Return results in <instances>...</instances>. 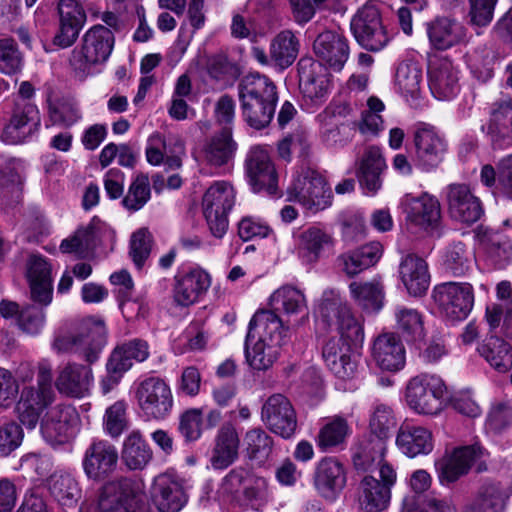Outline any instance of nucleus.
Listing matches in <instances>:
<instances>
[{
  "label": "nucleus",
  "mask_w": 512,
  "mask_h": 512,
  "mask_svg": "<svg viewBox=\"0 0 512 512\" xmlns=\"http://www.w3.org/2000/svg\"><path fill=\"white\" fill-rule=\"evenodd\" d=\"M151 500L160 512H178L186 502L179 482L169 474L154 478L150 489Z\"/></svg>",
  "instance_id": "nucleus-33"
},
{
  "label": "nucleus",
  "mask_w": 512,
  "mask_h": 512,
  "mask_svg": "<svg viewBox=\"0 0 512 512\" xmlns=\"http://www.w3.org/2000/svg\"><path fill=\"white\" fill-rule=\"evenodd\" d=\"M381 255L382 245L379 242H371L341 254L338 257V265L346 275L352 277L377 263Z\"/></svg>",
  "instance_id": "nucleus-45"
},
{
  "label": "nucleus",
  "mask_w": 512,
  "mask_h": 512,
  "mask_svg": "<svg viewBox=\"0 0 512 512\" xmlns=\"http://www.w3.org/2000/svg\"><path fill=\"white\" fill-rule=\"evenodd\" d=\"M40 124V112L36 105L17 104L9 123L3 129L2 140L7 144L23 143L39 130Z\"/></svg>",
  "instance_id": "nucleus-24"
},
{
  "label": "nucleus",
  "mask_w": 512,
  "mask_h": 512,
  "mask_svg": "<svg viewBox=\"0 0 512 512\" xmlns=\"http://www.w3.org/2000/svg\"><path fill=\"white\" fill-rule=\"evenodd\" d=\"M118 458L115 445L104 439H94L82 457L84 474L90 480L103 481L116 470Z\"/></svg>",
  "instance_id": "nucleus-16"
},
{
  "label": "nucleus",
  "mask_w": 512,
  "mask_h": 512,
  "mask_svg": "<svg viewBox=\"0 0 512 512\" xmlns=\"http://www.w3.org/2000/svg\"><path fill=\"white\" fill-rule=\"evenodd\" d=\"M146 160L153 166L165 165L166 170H179L185 155V145L178 135H170L166 140L159 132L151 134L145 149Z\"/></svg>",
  "instance_id": "nucleus-20"
},
{
  "label": "nucleus",
  "mask_w": 512,
  "mask_h": 512,
  "mask_svg": "<svg viewBox=\"0 0 512 512\" xmlns=\"http://www.w3.org/2000/svg\"><path fill=\"white\" fill-rule=\"evenodd\" d=\"M24 438L22 427L14 421L0 426V457H8L17 450Z\"/></svg>",
  "instance_id": "nucleus-64"
},
{
  "label": "nucleus",
  "mask_w": 512,
  "mask_h": 512,
  "mask_svg": "<svg viewBox=\"0 0 512 512\" xmlns=\"http://www.w3.org/2000/svg\"><path fill=\"white\" fill-rule=\"evenodd\" d=\"M0 314L5 319H13L18 327L29 335H37L45 324V313L42 308L26 305L22 308L13 301L0 302Z\"/></svg>",
  "instance_id": "nucleus-40"
},
{
  "label": "nucleus",
  "mask_w": 512,
  "mask_h": 512,
  "mask_svg": "<svg viewBox=\"0 0 512 512\" xmlns=\"http://www.w3.org/2000/svg\"><path fill=\"white\" fill-rule=\"evenodd\" d=\"M351 31L356 41L365 49L379 51L389 42L380 11L374 4H365L351 20Z\"/></svg>",
  "instance_id": "nucleus-13"
},
{
  "label": "nucleus",
  "mask_w": 512,
  "mask_h": 512,
  "mask_svg": "<svg viewBox=\"0 0 512 512\" xmlns=\"http://www.w3.org/2000/svg\"><path fill=\"white\" fill-rule=\"evenodd\" d=\"M371 357L382 371L398 372L406 364V349L396 332H383L372 343Z\"/></svg>",
  "instance_id": "nucleus-22"
},
{
  "label": "nucleus",
  "mask_w": 512,
  "mask_h": 512,
  "mask_svg": "<svg viewBox=\"0 0 512 512\" xmlns=\"http://www.w3.org/2000/svg\"><path fill=\"white\" fill-rule=\"evenodd\" d=\"M508 496L507 486L499 482H486L478 491L474 509L476 512H504Z\"/></svg>",
  "instance_id": "nucleus-52"
},
{
  "label": "nucleus",
  "mask_w": 512,
  "mask_h": 512,
  "mask_svg": "<svg viewBox=\"0 0 512 512\" xmlns=\"http://www.w3.org/2000/svg\"><path fill=\"white\" fill-rule=\"evenodd\" d=\"M94 383L90 365L68 362L58 372L55 380L57 390L68 397L83 398L90 394Z\"/></svg>",
  "instance_id": "nucleus-28"
},
{
  "label": "nucleus",
  "mask_w": 512,
  "mask_h": 512,
  "mask_svg": "<svg viewBox=\"0 0 512 512\" xmlns=\"http://www.w3.org/2000/svg\"><path fill=\"white\" fill-rule=\"evenodd\" d=\"M246 174L254 192L277 193V173L268 151L261 146L252 147L246 158Z\"/></svg>",
  "instance_id": "nucleus-21"
},
{
  "label": "nucleus",
  "mask_w": 512,
  "mask_h": 512,
  "mask_svg": "<svg viewBox=\"0 0 512 512\" xmlns=\"http://www.w3.org/2000/svg\"><path fill=\"white\" fill-rule=\"evenodd\" d=\"M393 318L397 334L407 342L425 337L424 315L418 309L403 304L395 305Z\"/></svg>",
  "instance_id": "nucleus-48"
},
{
  "label": "nucleus",
  "mask_w": 512,
  "mask_h": 512,
  "mask_svg": "<svg viewBox=\"0 0 512 512\" xmlns=\"http://www.w3.org/2000/svg\"><path fill=\"white\" fill-rule=\"evenodd\" d=\"M481 455L482 450L477 446L460 447L446 453L434 464L439 483L446 486L456 482L468 473L472 463Z\"/></svg>",
  "instance_id": "nucleus-23"
},
{
  "label": "nucleus",
  "mask_w": 512,
  "mask_h": 512,
  "mask_svg": "<svg viewBox=\"0 0 512 512\" xmlns=\"http://www.w3.org/2000/svg\"><path fill=\"white\" fill-rule=\"evenodd\" d=\"M27 280L31 299L43 306L50 305L53 299L52 267L41 255H31L27 261Z\"/></svg>",
  "instance_id": "nucleus-30"
},
{
  "label": "nucleus",
  "mask_w": 512,
  "mask_h": 512,
  "mask_svg": "<svg viewBox=\"0 0 512 512\" xmlns=\"http://www.w3.org/2000/svg\"><path fill=\"white\" fill-rule=\"evenodd\" d=\"M449 213L452 218L463 223L477 222L483 215L481 201L465 184H450L446 188Z\"/></svg>",
  "instance_id": "nucleus-26"
},
{
  "label": "nucleus",
  "mask_w": 512,
  "mask_h": 512,
  "mask_svg": "<svg viewBox=\"0 0 512 512\" xmlns=\"http://www.w3.org/2000/svg\"><path fill=\"white\" fill-rule=\"evenodd\" d=\"M351 434L352 427L348 419L342 415H334L326 418L315 441L321 451H332L343 448Z\"/></svg>",
  "instance_id": "nucleus-43"
},
{
  "label": "nucleus",
  "mask_w": 512,
  "mask_h": 512,
  "mask_svg": "<svg viewBox=\"0 0 512 512\" xmlns=\"http://www.w3.org/2000/svg\"><path fill=\"white\" fill-rule=\"evenodd\" d=\"M121 458L130 470H142L152 460L153 451L140 430H132L124 438Z\"/></svg>",
  "instance_id": "nucleus-46"
},
{
  "label": "nucleus",
  "mask_w": 512,
  "mask_h": 512,
  "mask_svg": "<svg viewBox=\"0 0 512 512\" xmlns=\"http://www.w3.org/2000/svg\"><path fill=\"white\" fill-rule=\"evenodd\" d=\"M234 150L235 143L231 138V131L223 128L206 146L205 158L211 165L221 166L229 161Z\"/></svg>",
  "instance_id": "nucleus-57"
},
{
  "label": "nucleus",
  "mask_w": 512,
  "mask_h": 512,
  "mask_svg": "<svg viewBox=\"0 0 512 512\" xmlns=\"http://www.w3.org/2000/svg\"><path fill=\"white\" fill-rule=\"evenodd\" d=\"M296 252L305 265L316 263L325 247L332 243V237L318 226H310L294 235Z\"/></svg>",
  "instance_id": "nucleus-37"
},
{
  "label": "nucleus",
  "mask_w": 512,
  "mask_h": 512,
  "mask_svg": "<svg viewBox=\"0 0 512 512\" xmlns=\"http://www.w3.org/2000/svg\"><path fill=\"white\" fill-rule=\"evenodd\" d=\"M287 331L281 319L269 311H259L249 322L245 340V358L257 371L270 369L278 359Z\"/></svg>",
  "instance_id": "nucleus-2"
},
{
  "label": "nucleus",
  "mask_w": 512,
  "mask_h": 512,
  "mask_svg": "<svg viewBox=\"0 0 512 512\" xmlns=\"http://www.w3.org/2000/svg\"><path fill=\"white\" fill-rule=\"evenodd\" d=\"M269 305L271 312L283 313L287 316L308 315V306L305 294L302 290L291 286L284 285L275 290L270 298ZM270 312V310H268Z\"/></svg>",
  "instance_id": "nucleus-47"
},
{
  "label": "nucleus",
  "mask_w": 512,
  "mask_h": 512,
  "mask_svg": "<svg viewBox=\"0 0 512 512\" xmlns=\"http://www.w3.org/2000/svg\"><path fill=\"white\" fill-rule=\"evenodd\" d=\"M320 322L336 331L338 336L330 337L323 346L322 356L328 369L339 379L354 377L357 370L356 360L352 358V345H361L364 341V328L346 301L333 291H325L318 308Z\"/></svg>",
  "instance_id": "nucleus-1"
},
{
  "label": "nucleus",
  "mask_w": 512,
  "mask_h": 512,
  "mask_svg": "<svg viewBox=\"0 0 512 512\" xmlns=\"http://www.w3.org/2000/svg\"><path fill=\"white\" fill-rule=\"evenodd\" d=\"M79 415L70 404H58L50 408L40 423L44 440L53 447L68 443L75 435Z\"/></svg>",
  "instance_id": "nucleus-15"
},
{
  "label": "nucleus",
  "mask_w": 512,
  "mask_h": 512,
  "mask_svg": "<svg viewBox=\"0 0 512 512\" xmlns=\"http://www.w3.org/2000/svg\"><path fill=\"white\" fill-rule=\"evenodd\" d=\"M261 420L272 433L284 439L291 438L297 428L296 412L289 399L282 394L271 395L265 401Z\"/></svg>",
  "instance_id": "nucleus-18"
},
{
  "label": "nucleus",
  "mask_w": 512,
  "mask_h": 512,
  "mask_svg": "<svg viewBox=\"0 0 512 512\" xmlns=\"http://www.w3.org/2000/svg\"><path fill=\"white\" fill-rule=\"evenodd\" d=\"M23 64V55L15 41L11 38L0 39V72L5 75L17 74Z\"/></svg>",
  "instance_id": "nucleus-60"
},
{
  "label": "nucleus",
  "mask_w": 512,
  "mask_h": 512,
  "mask_svg": "<svg viewBox=\"0 0 512 512\" xmlns=\"http://www.w3.org/2000/svg\"><path fill=\"white\" fill-rule=\"evenodd\" d=\"M478 352L499 373H506L512 368V347L502 338L497 336L487 338L478 347Z\"/></svg>",
  "instance_id": "nucleus-51"
},
{
  "label": "nucleus",
  "mask_w": 512,
  "mask_h": 512,
  "mask_svg": "<svg viewBox=\"0 0 512 512\" xmlns=\"http://www.w3.org/2000/svg\"><path fill=\"white\" fill-rule=\"evenodd\" d=\"M126 409L127 405L124 401H117L105 411L103 430L113 439L119 438L128 427Z\"/></svg>",
  "instance_id": "nucleus-59"
},
{
  "label": "nucleus",
  "mask_w": 512,
  "mask_h": 512,
  "mask_svg": "<svg viewBox=\"0 0 512 512\" xmlns=\"http://www.w3.org/2000/svg\"><path fill=\"white\" fill-rule=\"evenodd\" d=\"M114 43V34L109 28L100 24L90 27L71 53V66L84 77L98 72L109 59Z\"/></svg>",
  "instance_id": "nucleus-4"
},
{
  "label": "nucleus",
  "mask_w": 512,
  "mask_h": 512,
  "mask_svg": "<svg viewBox=\"0 0 512 512\" xmlns=\"http://www.w3.org/2000/svg\"><path fill=\"white\" fill-rule=\"evenodd\" d=\"M153 237L146 228H140L131 235L129 254L137 266L141 269L150 256Z\"/></svg>",
  "instance_id": "nucleus-62"
},
{
  "label": "nucleus",
  "mask_w": 512,
  "mask_h": 512,
  "mask_svg": "<svg viewBox=\"0 0 512 512\" xmlns=\"http://www.w3.org/2000/svg\"><path fill=\"white\" fill-rule=\"evenodd\" d=\"M139 409L147 419L164 420L172 412L174 398L168 383L159 377H148L136 388Z\"/></svg>",
  "instance_id": "nucleus-10"
},
{
  "label": "nucleus",
  "mask_w": 512,
  "mask_h": 512,
  "mask_svg": "<svg viewBox=\"0 0 512 512\" xmlns=\"http://www.w3.org/2000/svg\"><path fill=\"white\" fill-rule=\"evenodd\" d=\"M395 426V418L392 409L384 404L375 407L370 418V433L383 441H387L390 430Z\"/></svg>",
  "instance_id": "nucleus-63"
},
{
  "label": "nucleus",
  "mask_w": 512,
  "mask_h": 512,
  "mask_svg": "<svg viewBox=\"0 0 512 512\" xmlns=\"http://www.w3.org/2000/svg\"><path fill=\"white\" fill-rule=\"evenodd\" d=\"M399 277L407 293L413 297L424 295L430 285V274L426 261L416 254L409 253L401 258Z\"/></svg>",
  "instance_id": "nucleus-32"
},
{
  "label": "nucleus",
  "mask_w": 512,
  "mask_h": 512,
  "mask_svg": "<svg viewBox=\"0 0 512 512\" xmlns=\"http://www.w3.org/2000/svg\"><path fill=\"white\" fill-rule=\"evenodd\" d=\"M386 442L371 434L359 438L352 447L354 467L360 471H369L383 461Z\"/></svg>",
  "instance_id": "nucleus-44"
},
{
  "label": "nucleus",
  "mask_w": 512,
  "mask_h": 512,
  "mask_svg": "<svg viewBox=\"0 0 512 512\" xmlns=\"http://www.w3.org/2000/svg\"><path fill=\"white\" fill-rule=\"evenodd\" d=\"M211 285L210 275L199 267L179 271L174 276L173 299L187 307L196 303Z\"/></svg>",
  "instance_id": "nucleus-25"
},
{
  "label": "nucleus",
  "mask_w": 512,
  "mask_h": 512,
  "mask_svg": "<svg viewBox=\"0 0 512 512\" xmlns=\"http://www.w3.org/2000/svg\"><path fill=\"white\" fill-rule=\"evenodd\" d=\"M414 144L417 165L426 172L438 167L447 151L444 137L428 124L418 126L414 134Z\"/></svg>",
  "instance_id": "nucleus-19"
},
{
  "label": "nucleus",
  "mask_w": 512,
  "mask_h": 512,
  "mask_svg": "<svg viewBox=\"0 0 512 512\" xmlns=\"http://www.w3.org/2000/svg\"><path fill=\"white\" fill-rule=\"evenodd\" d=\"M240 102H245L251 113L252 104L264 102L277 104L278 96L275 84L266 76L249 74L238 85Z\"/></svg>",
  "instance_id": "nucleus-39"
},
{
  "label": "nucleus",
  "mask_w": 512,
  "mask_h": 512,
  "mask_svg": "<svg viewBox=\"0 0 512 512\" xmlns=\"http://www.w3.org/2000/svg\"><path fill=\"white\" fill-rule=\"evenodd\" d=\"M447 387L443 379L431 373H420L406 384L405 400L416 414L436 416L445 407Z\"/></svg>",
  "instance_id": "nucleus-6"
},
{
  "label": "nucleus",
  "mask_w": 512,
  "mask_h": 512,
  "mask_svg": "<svg viewBox=\"0 0 512 512\" xmlns=\"http://www.w3.org/2000/svg\"><path fill=\"white\" fill-rule=\"evenodd\" d=\"M26 178V163L22 159L9 158L0 163V190L15 193L19 197Z\"/></svg>",
  "instance_id": "nucleus-56"
},
{
  "label": "nucleus",
  "mask_w": 512,
  "mask_h": 512,
  "mask_svg": "<svg viewBox=\"0 0 512 512\" xmlns=\"http://www.w3.org/2000/svg\"><path fill=\"white\" fill-rule=\"evenodd\" d=\"M144 494L139 485L121 478L107 482L99 495V512H141Z\"/></svg>",
  "instance_id": "nucleus-11"
},
{
  "label": "nucleus",
  "mask_w": 512,
  "mask_h": 512,
  "mask_svg": "<svg viewBox=\"0 0 512 512\" xmlns=\"http://www.w3.org/2000/svg\"><path fill=\"white\" fill-rule=\"evenodd\" d=\"M396 87L411 107H418L422 96L423 71L414 61H405L398 65L395 77Z\"/></svg>",
  "instance_id": "nucleus-41"
},
{
  "label": "nucleus",
  "mask_w": 512,
  "mask_h": 512,
  "mask_svg": "<svg viewBox=\"0 0 512 512\" xmlns=\"http://www.w3.org/2000/svg\"><path fill=\"white\" fill-rule=\"evenodd\" d=\"M313 50L319 60L334 71H341L350 54L348 40L338 32L327 30L317 36Z\"/></svg>",
  "instance_id": "nucleus-31"
},
{
  "label": "nucleus",
  "mask_w": 512,
  "mask_h": 512,
  "mask_svg": "<svg viewBox=\"0 0 512 512\" xmlns=\"http://www.w3.org/2000/svg\"><path fill=\"white\" fill-rule=\"evenodd\" d=\"M114 237L113 230L97 217L88 224L80 226L73 235L64 239L60 244L63 253H74L86 257L98 246Z\"/></svg>",
  "instance_id": "nucleus-17"
},
{
  "label": "nucleus",
  "mask_w": 512,
  "mask_h": 512,
  "mask_svg": "<svg viewBox=\"0 0 512 512\" xmlns=\"http://www.w3.org/2000/svg\"><path fill=\"white\" fill-rule=\"evenodd\" d=\"M302 105L308 111L322 105L331 88L330 74L318 60L302 57L297 63Z\"/></svg>",
  "instance_id": "nucleus-9"
},
{
  "label": "nucleus",
  "mask_w": 512,
  "mask_h": 512,
  "mask_svg": "<svg viewBox=\"0 0 512 512\" xmlns=\"http://www.w3.org/2000/svg\"><path fill=\"white\" fill-rule=\"evenodd\" d=\"M385 168L386 163L381 150L376 146L368 147L358 169L359 183L365 194L374 195L381 188V174Z\"/></svg>",
  "instance_id": "nucleus-42"
},
{
  "label": "nucleus",
  "mask_w": 512,
  "mask_h": 512,
  "mask_svg": "<svg viewBox=\"0 0 512 512\" xmlns=\"http://www.w3.org/2000/svg\"><path fill=\"white\" fill-rule=\"evenodd\" d=\"M49 489L52 496L62 505L72 507L81 497V490L76 479L69 473L56 472L51 475Z\"/></svg>",
  "instance_id": "nucleus-54"
},
{
  "label": "nucleus",
  "mask_w": 512,
  "mask_h": 512,
  "mask_svg": "<svg viewBox=\"0 0 512 512\" xmlns=\"http://www.w3.org/2000/svg\"><path fill=\"white\" fill-rule=\"evenodd\" d=\"M428 85L439 100H451L460 90L458 71L448 58H435L428 65Z\"/></svg>",
  "instance_id": "nucleus-29"
},
{
  "label": "nucleus",
  "mask_w": 512,
  "mask_h": 512,
  "mask_svg": "<svg viewBox=\"0 0 512 512\" xmlns=\"http://www.w3.org/2000/svg\"><path fill=\"white\" fill-rule=\"evenodd\" d=\"M353 300L367 312H378L383 307V286L378 281L357 282L349 285Z\"/></svg>",
  "instance_id": "nucleus-53"
},
{
  "label": "nucleus",
  "mask_w": 512,
  "mask_h": 512,
  "mask_svg": "<svg viewBox=\"0 0 512 512\" xmlns=\"http://www.w3.org/2000/svg\"><path fill=\"white\" fill-rule=\"evenodd\" d=\"M433 299L445 317L462 321L468 317L474 305V291L467 282H446L433 290Z\"/></svg>",
  "instance_id": "nucleus-12"
},
{
  "label": "nucleus",
  "mask_w": 512,
  "mask_h": 512,
  "mask_svg": "<svg viewBox=\"0 0 512 512\" xmlns=\"http://www.w3.org/2000/svg\"><path fill=\"white\" fill-rule=\"evenodd\" d=\"M270 59L272 64L284 70L290 67L298 57L300 41L292 30H282L270 42Z\"/></svg>",
  "instance_id": "nucleus-49"
},
{
  "label": "nucleus",
  "mask_w": 512,
  "mask_h": 512,
  "mask_svg": "<svg viewBox=\"0 0 512 512\" xmlns=\"http://www.w3.org/2000/svg\"><path fill=\"white\" fill-rule=\"evenodd\" d=\"M426 32L431 46L437 50H447L464 42L466 30L455 19L437 17L426 24Z\"/></svg>",
  "instance_id": "nucleus-36"
},
{
  "label": "nucleus",
  "mask_w": 512,
  "mask_h": 512,
  "mask_svg": "<svg viewBox=\"0 0 512 512\" xmlns=\"http://www.w3.org/2000/svg\"><path fill=\"white\" fill-rule=\"evenodd\" d=\"M151 198L149 178L146 174H137L123 196L122 205L130 212L142 209Z\"/></svg>",
  "instance_id": "nucleus-58"
},
{
  "label": "nucleus",
  "mask_w": 512,
  "mask_h": 512,
  "mask_svg": "<svg viewBox=\"0 0 512 512\" xmlns=\"http://www.w3.org/2000/svg\"><path fill=\"white\" fill-rule=\"evenodd\" d=\"M236 193L226 181H216L204 193L202 210L211 234L222 238L229 226L228 214L235 204Z\"/></svg>",
  "instance_id": "nucleus-8"
},
{
  "label": "nucleus",
  "mask_w": 512,
  "mask_h": 512,
  "mask_svg": "<svg viewBox=\"0 0 512 512\" xmlns=\"http://www.w3.org/2000/svg\"><path fill=\"white\" fill-rule=\"evenodd\" d=\"M244 446L247 457L259 465H263L270 457L274 441L261 428L249 429L244 436Z\"/></svg>",
  "instance_id": "nucleus-55"
},
{
  "label": "nucleus",
  "mask_w": 512,
  "mask_h": 512,
  "mask_svg": "<svg viewBox=\"0 0 512 512\" xmlns=\"http://www.w3.org/2000/svg\"><path fill=\"white\" fill-rule=\"evenodd\" d=\"M290 199L311 213L322 211L332 204V191L325 178L316 170L303 168L288 187Z\"/></svg>",
  "instance_id": "nucleus-7"
},
{
  "label": "nucleus",
  "mask_w": 512,
  "mask_h": 512,
  "mask_svg": "<svg viewBox=\"0 0 512 512\" xmlns=\"http://www.w3.org/2000/svg\"><path fill=\"white\" fill-rule=\"evenodd\" d=\"M368 109L362 112L359 130L364 135H377L383 129V119L380 115L385 109L384 103L377 97L367 100Z\"/></svg>",
  "instance_id": "nucleus-61"
},
{
  "label": "nucleus",
  "mask_w": 512,
  "mask_h": 512,
  "mask_svg": "<svg viewBox=\"0 0 512 512\" xmlns=\"http://www.w3.org/2000/svg\"><path fill=\"white\" fill-rule=\"evenodd\" d=\"M107 343V330L103 320L87 317L77 322L70 331L59 333L52 343L58 353H74L88 364L96 362Z\"/></svg>",
  "instance_id": "nucleus-3"
},
{
  "label": "nucleus",
  "mask_w": 512,
  "mask_h": 512,
  "mask_svg": "<svg viewBox=\"0 0 512 512\" xmlns=\"http://www.w3.org/2000/svg\"><path fill=\"white\" fill-rule=\"evenodd\" d=\"M346 482V469L335 457H324L317 463L314 487L322 497L335 500L343 491Z\"/></svg>",
  "instance_id": "nucleus-27"
},
{
  "label": "nucleus",
  "mask_w": 512,
  "mask_h": 512,
  "mask_svg": "<svg viewBox=\"0 0 512 512\" xmlns=\"http://www.w3.org/2000/svg\"><path fill=\"white\" fill-rule=\"evenodd\" d=\"M68 4L57 3L58 28L53 44L62 49L76 42L87 20L86 12H80L70 2Z\"/></svg>",
  "instance_id": "nucleus-35"
},
{
  "label": "nucleus",
  "mask_w": 512,
  "mask_h": 512,
  "mask_svg": "<svg viewBox=\"0 0 512 512\" xmlns=\"http://www.w3.org/2000/svg\"><path fill=\"white\" fill-rule=\"evenodd\" d=\"M52 366L49 361L42 360L38 365L37 386H27L20 392L15 411L21 425L33 430L43 410L55 399L52 388Z\"/></svg>",
  "instance_id": "nucleus-5"
},
{
  "label": "nucleus",
  "mask_w": 512,
  "mask_h": 512,
  "mask_svg": "<svg viewBox=\"0 0 512 512\" xmlns=\"http://www.w3.org/2000/svg\"><path fill=\"white\" fill-rule=\"evenodd\" d=\"M390 498L391 491L388 489V485H381V482L372 476H365L362 479L358 495L361 510L381 512L388 507Z\"/></svg>",
  "instance_id": "nucleus-50"
},
{
  "label": "nucleus",
  "mask_w": 512,
  "mask_h": 512,
  "mask_svg": "<svg viewBox=\"0 0 512 512\" xmlns=\"http://www.w3.org/2000/svg\"><path fill=\"white\" fill-rule=\"evenodd\" d=\"M240 438L235 426L224 423L217 431L211 452L210 465L215 470H224L239 458Z\"/></svg>",
  "instance_id": "nucleus-34"
},
{
  "label": "nucleus",
  "mask_w": 512,
  "mask_h": 512,
  "mask_svg": "<svg viewBox=\"0 0 512 512\" xmlns=\"http://www.w3.org/2000/svg\"><path fill=\"white\" fill-rule=\"evenodd\" d=\"M400 207L411 228L431 232L439 227L441 206L435 196L427 192L419 196L407 193L401 198Z\"/></svg>",
  "instance_id": "nucleus-14"
},
{
  "label": "nucleus",
  "mask_w": 512,
  "mask_h": 512,
  "mask_svg": "<svg viewBox=\"0 0 512 512\" xmlns=\"http://www.w3.org/2000/svg\"><path fill=\"white\" fill-rule=\"evenodd\" d=\"M396 445L404 455L415 458L433 451L434 438L426 427L405 424L398 431Z\"/></svg>",
  "instance_id": "nucleus-38"
}]
</instances>
